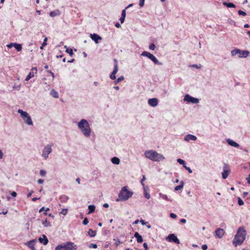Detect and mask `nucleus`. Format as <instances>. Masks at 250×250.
Wrapping results in <instances>:
<instances>
[{
  "instance_id": "1",
  "label": "nucleus",
  "mask_w": 250,
  "mask_h": 250,
  "mask_svg": "<svg viewBox=\"0 0 250 250\" xmlns=\"http://www.w3.org/2000/svg\"><path fill=\"white\" fill-rule=\"evenodd\" d=\"M247 232L244 227H240L233 240L232 243L235 247L241 245L246 239Z\"/></svg>"
},
{
  "instance_id": "2",
  "label": "nucleus",
  "mask_w": 250,
  "mask_h": 250,
  "mask_svg": "<svg viewBox=\"0 0 250 250\" xmlns=\"http://www.w3.org/2000/svg\"><path fill=\"white\" fill-rule=\"evenodd\" d=\"M78 127L83 134L86 138L90 136L91 128L87 120L82 119L78 123Z\"/></svg>"
},
{
  "instance_id": "3",
  "label": "nucleus",
  "mask_w": 250,
  "mask_h": 250,
  "mask_svg": "<svg viewBox=\"0 0 250 250\" xmlns=\"http://www.w3.org/2000/svg\"><path fill=\"white\" fill-rule=\"evenodd\" d=\"M144 155L146 158L154 162H160L165 159V157L162 154L153 150L146 151Z\"/></svg>"
},
{
  "instance_id": "4",
  "label": "nucleus",
  "mask_w": 250,
  "mask_h": 250,
  "mask_svg": "<svg viewBox=\"0 0 250 250\" xmlns=\"http://www.w3.org/2000/svg\"><path fill=\"white\" fill-rule=\"evenodd\" d=\"M133 193L132 191H129L127 189V187L125 186L122 188L119 194V198L117 199V201H126L130 198Z\"/></svg>"
},
{
  "instance_id": "5",
  "label": "nucleus",
  "mask_w": 250,
  "mask_h": 250,
  "mask_svg": "<svg viewBox=\"0 0 250 250\" xmlns=\"http://www.w3.org/2000/svg\"><path fill=\"white\" fill-rule=\"evenodd\" d=\"M18 112L20 114L21 118L25 124L28 125H33L31 117L27 112L24 111L22 109H19Z\"/></svg>"
},
{
  "instance_id": "6",
  "label": "nucleus",
  "mask_w": 250,
  "mask_h": 250,
  "mask_svg": "<svg viewBox=\"0 0 250 250\" xmlns=\"http://www.w3.org/2000/svg\"><path fill=\"white\" fill-rule=\"evenodd\" d=\"M77 248V246L74 243L68 242L57 246L55 248V250H75Z\"/></svg>"
},
{
  "instance_id": "7",
  "label": "nucleus",
  "mask_w": 250,
  "mask_h": 250,
  "mask_svg": "<svg viewBox=\"0 0 250 250\" xmlns=\"http://www.w3.org/2000/svg\"><path fill=\"white\" fill-rule=\"evenodd\" d=\"M53 146V144H47L43 147L42 156L45 160H46L48 158L49 154L51 153L52 150V147Z\"/></svg>"
},
{
  "instance_id": "8",
  "label": "nucleus",
  "mask_w": 250,
  "mask_h": 250,
  "mask_svg": "<svg viewBox=\"0 0 250 250\" xmlns=\"http://www.w3.org/2000/svg\"><path fill=\"white\" fill-rule=\"evenodd\" d=\"M232 56L238 55L239 57H246L249 54L248 51H241L240 49H236L231 51Z\"/></svg>"
},
{
  "instance_id": "9",
  "label": "nucleus",
  "mask_w": 250,
  "mask_h": 250,
  "mask_svg": "<svg viewBox=\"0 0 250 250\" xmlns=\"http://www.w3.org/2000/svg\"><path fill=\"white\" fill-rule=\"evenodd\" d=\"M141 55L144 57H146L153 62L155 64H159V62L156 58L150 53L147 51H144L141 54Z\"/></svg>"
},
{
  "instance_id": "10",
  "label": "nucleus",
  "mask_w": 250,
  "mask_h": 250,
  "mask_svg": "<svg viewBox=\"0 0 250 250\" xmlns=\"http://www.w3.org/2000/svg\"><path fill=\"white\" fill-rule=\"evenodd\" d=\"M184 100L188 103H191L193 104H197L199 103V99L192 97L188 94L185 95Z\"/></svg>"
},
{
  "instance_id": "11",
  "label": "nucleus",
  "mask_w": 250,
  "mask_h": 250,
  "mask_svg": "<svg viewBox=\"0 0 250 250\" xmlns=\"http://www.w3.org/2000/svg\"><path fill=\"white\" fill-rule=\"evenodd\" d=\"M118 70V62L116 60H114V69L110 76L111 79L114 80L116 79V74Z\"/></svg>"
},
{
  "instance_id": "12",
  "label": "nucleus",
  "mask_w": 250,
  "mask_h": 250,
  "mask_svg": "<svg viewBox=\"0 0 250 250\" xmlns=\"http://www.w3.org/2000/svg\"><path fill=\"white\" fill-rule=\"evenodd\" d=\"M37 72V69L36 67H33L29 74L27 76L25 81H28L31 78H33L34 76V74H36Z\"/></svg>"
},
{
  "instance_id": "13",
  "label": "nucleus",
  "mask_w": 250,
  "mask_h": 250,
  "mask_svg": "<svg viewBox=\"0 0 250 250\" xmlns=\"http://www.w3.org/2000/svg\"><path fill=\"white\" fill-rule=\"evenodd\" d=\"M225 231L223 229L218 228L215 231V235L218 238H221L224 235Z\"/></svg>"
},
{
  "instance_id": "14",
  "label": "nucleus",
  "mask_w": 250,
  "mask_h": 250,
  "mask_svg": "<svg viewBox=\"0 0 250 250\" xmlns=\"http://www.w3.org/2000/svg\"><path fill=\"white\" fill-rule=\"evenodd\" d=\"M148 103L151 106L155 107L158 104V100L155 98L149 99L148 100Z\"/></svg>"
},
{
  "instance_id": "15",
  "label": "nucleus",
  "mask_w": 250,
  "mask_h": 250,
  "mask_svg": "<svg viewBox=\"0 0 250 250\" xmlns=\"http://www.w3.org/2000/svg\"><path fill=\"white\" fill-rule=\"evenodd\" d=\"M36 242V240L34 239L30 241L29 242H27L25 244L29 247L32 250H36V249L34 247V245Z\"/></svg>"
},
{
  "instance_id": "16",
  "label": "nucleus",
  "mask_w": 250,
  "mask_h": 250,
  "mask_svg": "<svg viewBox=\"0 0 250 250\" xmlns=\"http://www.w3.org/2000/svg\"><path fill=\"white\" fill-rule=\"evenodd\" d=\"M90 37L93 41H94L96 43H98L99 40H102V38L96 34H90Z\"/></svg>"
},
{
  "instance_id": "17",
  "label": "nucleus",
  "mask_w": 250,
  "mask_h": 250,
  "mask_svg": "<svg viewBox=\"0 0 250 250\" xmlns=\"http://www.w3.org/2000/svg\"><path fill=\"white\" fill-rule=\"evenodd\" d=\"M39 241L41 243L44 245H46L48 242V240L45 235H42V237H40Z\"/></svg>"
},
{
  "instance_id": "18",
  "label": "nucleus",
  "mask_w": 250,
  "mask_h": 250,
  "mask_svg": "<svg viewBox=\"0 0 250 250\" xmlns=\"http://www.w3.org/2000/svg\"><path fill=\"white\" fill-rule=\"evenodd\" d=\"M197 139V137L193 135L188 134L185 137V140L186 141H189L190 140L195 141Z\"/></svg>"
},
{
  "instance_id": "19",
  "label": "nucleus",
  "mask_w": 250,
  "mask_h": 250,
  "mask_svg": "<svg viewBox=\"0 0 250 250\" xmlns=\"http://www.w3.org/2000/svg\"><path fill=\"white\" fill-rule=\"evenodd\" d=\"M228 143L231 146L235 147H238L239 146V145L238 144H237L236 142L233 141V140L228 139L227 140Z\"/></svg>"
},
{
  "instance_id": "20",
  "label": "nucleus",
  "mask_w": 250,
  "mask_h": 250,
  "mask_svg": "<svg viewBox=\"0 0 250 250\" xmlns=\"http://www.w3.org/2000/svg\"><path fill=\"white\" fill-rule=\"evenodd\" d=\"M227 166H225L224 169V170L222 173V178L224 179H226L228 175H229V170H228L227 169Z\"/></svg>"
},
{
  "instance_id": "21",
  "label": "nucleus",
  "mask_w": 250,
  "mask_h": 250,
  "mask_svg": "<svg viewBox=\"0 0 250 250\" xmlns=\"http://www.w3.org/2000/svg\"><path fill=\"white\" fill-rule=\"evenodd\" d=\"M134 237L136 238L138 243H142L143 241L142 236L138 232H136L135 233Z\"/></svg>"
},
{
  "instance_id": "22",
  "label": "nucleus",
  "mask_w": 250,
  "mask_h": 250,
  "mask_svg": "<svg viewBox=\"0 0 250 250\" xmlns=\"http://www.w3.org/2000/svg\"><path fill=\"white\" fill-rule=\"evenodd\" d=\"M42 224L45 228H48L51 227V224L46 219L45 220L42 221Z\"/></svg>"
},
{
  "instance_id": "23",
  "label": "nucleus",
  "mask_w": 250,
  "mask_h": 250,
  "mask_svg": "<svg viewBox=\"0 0 250 250\" xmlns=\"http://www.w3.org/2000/svg\"><path fill=\"white\" fill-rule=\"evenodd\" d=\"M111 162L114 164L119 165L120 164V160L118 157H114L111 159Z\"/></svg>"
},
{
  "instance_id": "24",
  "label": "nucleus",
  "mask_w": 250,
  "mask_h": 250,
  "mask_svg": "<svg viewBox=\"0 0 250 250\" xmlns=\"http://www.w3.org/2000/svg\"><path fill=\"white\" fill-rule=\"evenodd\" d=\"M60 15V12L58 10L51 11L49 13V15L51 17H54Z\"/></svg>"
},
{
  "instance_id": "25",
  "label": "nucleus",
  "mask_w": 250,
  "mask_h": 250,
  "mask_svg": "<svg viewBox=\"0 0 250 250\" xmlns=\"http://www.w3.org/2000/svg\"><path fill=\"white\" fill-rule=\"evenodd\" d=\"M50 94L52 97L55 98H58L59 97L58 92L53 89L51 90Z\"/></svg>"
},
{
  "instance_id": "26",
  "label": "nucleus",
  "mask_w": 250,
  "mask_h": 250,
  "mask_svg": "<svg viewBox=\"0 0 250 250\" xmlns=\"http://www.w3.org/2000/svg\"><path fill=\"white\" fill-rule=\"evenodd\" d=\"M14 47L18 51H21L22 49V46L21 44L16 43L15 44Z\"/></svg>"
},
{
  "instance_id": "27",
  "label": "nucleus",
  "mask_w": 250,
  "mask_h": 250,
  "mask_svg": "<svg viewBox=\"0 0 250 250\" xmlns=\"http://www.w3.org/2000/svg\"><path fill=\"white\" fill-rule=\"evenodd\" d=\"M88 208L89 209L88 214L93 212L95 209V207L94 205H89Z\"/></svg>"
},
{
  "instance_id": "28",
  "label": "nucleus",
  "mask_w": 250,
  "mask_h": 250,
  "mask_svg": "<svg viewBox=\"0 0 250 250\" xmlns=\"http://www.w3.org/2000/svg\"><path fill=\"white\" fill-rule=\"evenodd\" d=\"M184 182L183 181H181L180 183V185L178 186L175 188V190L176 191H178L181 190L183 188Z\"/></svg>"
},
{
  "instance_id": "29",
  "label": "nucleus",
  "mask_w": 250,
  "mask_h": 250,
  "mask_svg": "<svg viewBox=\"0 0 250 250\" xmlns=\"http://www.w3.org/2000/svg\"><path fill=\"white\" fill-rule=\"evenodd\" d=\"M88 235L91 237H94L96 235V232L95 231L89 229L88 231Z\"/></svg>"
},
{
  "instance_id": "30",
  "label": "nucleus",
  "mask_w": 250,
  "mask_h": 250,
  "mask_svg": "<svg viewBox=\"0 0 250 250\" xmlns=\"http://www.w3.org/2000/svg\"><path fill=\"white\" fill-rule=\"evenodd\" d=\"M223 4L227 6L228 7H235V5L232 3H227V2H223Z\"/></svg>"
},
{
  "instance_id": "31",
  "label": "nucleus",
  "mask_w": 250,
  "mask_h": 250,
  "mask_svg": "<svg viewBox=\"0 0 250 250\" xmlns=\"http://www.w3.org/2000/svg\"><path fill=\"white\" fill-rule=\"evenodd\" d=\"M47 41V38L45 37L44 40H43V43H42V45L40 46V49H43V47L44 46H46L47 43H46V42Z\"/></svg>"
},
{
  "instance_id": "32",
  "label": "nucleus",
  "mask_w": 250,
  "mask_h": 250,
  "mask_svg": "<svg viewBox=\"0 0 250 250\" xmlns=\"http://www.w3.org/2000/svg\"><path fill=\"white\" fill-rule=\"evenodd\" d=\"M64 47L66 48L65 51L67 53H68L71 56H72L73 55V52L72 49H68V48L66 47V45L64 46Z\"/></svg>"
},
{
  "instance_id": "33",
  "label": "nucleus",
  "mask_w": 250,
  "mask_h": 250,
  "mask_svg": "<svg viewBox=\"0 0 250 250\" xmlns=\"http://www.w3.org/2000/svg\"><path fill=\"white\" fill-rule=\"evenodd\" d=\"M173 242H174L177 244L180 243L179 240H178L177 237L175 235H174L173 234Z\"/></svg>"
},
{
  "instance_id": "34",
  "label": "nucleus",
  "mask_w": 250,
  "mask_h": 250,
  "mask_svg": "<svg viewBox=\"0 0 250 250\" xmlns=\"http://www.w3.org/2000/svg\"><path fill=\"white\" fill-rule=\"evenodd\" d=\"M238 204L239 206H242L244 205V202L240 197H238Z\"/></svg>"
},
{
  "instance_id": "35",
  "label": "nucleus",
  "mask_w": 250,
  "mask_h": 250,
  "mask_svg": "<svg viewBox=\"0 0 250 250\" xmlns=\"http://www.w3.org/2000/svg\"><path fill=\"white\" fill-rule=\"evenodd\" d=\"M124 79V78L123 76H121L119 78H118V79L115 81V84H117L119 83L120 81L123 80Z\"/></svg>"
},
{
  "instance_id": "36",
  "label": "nucleus",
  "mask_w": 250,
  "mask_h": 250,
  "mask_svg": "<svg viewBox=\"0 0 250 250\" xmlns=\"http://www.w3.org/2000/svg\"><path fill=\"white\" fill-rule=\"evenodd\" d=\"M160 196L164 200H168V198L167 197V195H164V194H163L162 193H160L159 194Z\"/></svg>"
},
{
  "instance_id": "37",
  "label": "nucleus",
  "mask_w": 250,
  "mask_h": 250,
  "mask_svg": "<svg viewBox=\"0 0 250 250\" xmlns=\"http://www.w3.org/2000/svg\"><path fill=\"white\" fill-rule=\"evenodd\" d=\"M155 48H156V46L153 43L150 44L149 46V49H150L151 50H154L155 49Z\"/></svg>"
},
{
  "instance_id": "38",
  "label": "nucleus",
  "mask_w": 250,
  "mask_h": 250,
  "mask_svg": "<svg viewBox=\"0 0 250 250\" xmlns=\"http://www.w3.org/2000/svg\"><path fill=\"white\" fill-rule=\"evenodd\" d=\"M238 12L239 15H242L243 16H245L247 15V14L245 12H244L242 10H239Z\"/></svg>"
},
{
  "instance_id": "39",
  "label": "nucleus",
  "mask_w": 250,
  "mask_h": 250,
  "mask_svg": "<svg viewBox=\"0 0 250 250\" xmlns=\"http://www.w3.org/2000/svg\"><path fill=\"white\" fill-rule=\"evenodd\" d=\"M177 162L179 164H180L181 165H183V166H184V165H185V161L181 159H177Z\"/></svg>"
},
{
  "instance_id": "40",
  "label": "nucleus",
  "mask_w": 250,
  "mask_h": 250,
  "mask_svg": "<svg viewBox=\"0 0 250 250\" xmlns=\"http://www.w3.org/2000/svg\"><path fill=\"white\" fill-rule=\"evenodd\" d=\"M67 213V209H62L60 213L65 215Z\"/></svg>"
},
{
  "instance_id": "41",
  "label": "nucleus",
  "mask_w": 250,
  "mask_h": 250,
  "mask_svg": "<svg viewBox=\"0 0 250 250\" xmlns=\"http://www.w3.org/2000/svg\"><path fill=\"white\" fill-rule=\"evenodd\" d=\"M61 199L63 201H66L68 200V196H62L61 197Z\"/></svg>"
},
{
  "instance_id": "42",
  "label": "nucleus",
  "mask_w": 250,
  "mask_h": 250,
  "mask_svg": "<svg viewBox=\"0 0 250 250\" xmlns=\"http://www.w3.org/2000/svg\"><path fill=\"white\" fill-rule=\"evenodd\" d=\"M89 247L90 248L96 249L97 248V245L96 244L92 243L89 246Z\"/></svg>"
},
{
  "instance_id": "43",
  "label": "nucleus",
  "mask_w": 250,
  "mask_h": 250,
  "mask_svg": "<svg viewBox=\"0 0 250 250\" xmlns=\"http://www.w3.org/2000/svg\"><path fill=\"white\" fill-rule=\"evenodd\" d=\"M144 195H145V197L146 199H149V198H150V195H149V193H148V192H144Z\"/></svg>"
},
{
  "instance_id": "44",
  "label": "nucleus",
  "mask_w": 250,
  "mask_h": 250,
  "mask_svg": "<svg viewBox=\"0 0 250 250\" xmlns=\"http://www.w3.org/2000/svg\"><path fill=\"white\" fill-rule=\"evenodd\" d=\"M167 240H168L169 242H172V234H170L167 237Z\"/></svg>"
},
{
  "instance_id": "45",
  "label": "nucleus",
  "mask_w": 250,
  "mask_h": 250,
  "mask_svg": "<svg viewBox=\"0 0 250 250\" xmlns=\"http://www.w3.org/2000/svg\"><path fill=\"white\" fill-rule=\"evenodd\" d=\"M15 44H16V43H15V42L10 43H9L8 44H7L6 46L8 48H11L13 46L14 47Z\"/></svg>"
},
{
  "instance_id": "46",
  "label": "nucleus",
  "mask_w": 250,
  "mask_h": 250,
  "mask_svg": "<svg viewBox=\"0 0 250 250\" xmlns=\"http://www.w3.org/2000/svg\"><path fill=\"white\" fill-rule=\"evenodd\" d=\"M88 219L87 218H85L84 219V220H83V224L84 225H86L88 224Z\"/></svg>"
},
{
  "instance_id": "47",
  "label": "nucleus",
  "mask_w": 250,
  "mask_h": 250,
  "mask_svg": "<svg viewBox=\"0 0 250 250\" xmlns=\"http://www.w3.org/2000/svg\"><path fill=\"white\" fill-rule=\"evenodd\" d=\"M184 167L187 170H188V172L190 173H191L192 172V171L191 170V169L189 167H187L186 165H184Z\"/></svg>"
},
{
  "instance_id": "48",
  "label": "nucleus",
  "mask_w": 250,
  "mask_h": 250,
  "mask_svg": "<svg viewBox=\"0 0 250 250\" xmlns=\"http://www.w3.org/2000/svg\"><path fill=\"white\" fill-rule=\"evenodd\" d=\"M145 0H140L139 5L140 7H143L144 5Z\"/></svg>"
},
{
  "instance_id": "49",
  "label": "nucleus",
  "mask_w": 250,
  "mask_h": 250,
  "mask_svg": "<svg viewBox=\"0 0 250 250\" xmlns=\"http://www.w3.org/2000/svg\"><path fill=\"white\" fill-rule=\"evenodd\" d=\"M45 174H46V172L44 170H40V174L42 176H45Z\"/></svg>"
},
{
  "instance_id": "50",
  "label": "nucleus",
  "mask_w": 250,
  "mask_h": 250,
  "mask_svg": "<svg viewBox=\"0 0 250 250\" xmlns=\"http://www.w3.org/2000/svg\"><path fill=\"white\" fill-rule=\"evenodd\" d=\"M125 9H124L122 12V17H124L125 18L126 16V12H125Z\"/></svg>"
},
{
  "instance_id": "51",
  "label": "nucleus",
  "mask_w": 250,
  "mask_h": 250,
  "mask_svg": "<svg viewBox=\"0 0 250 250\" xmlns=\"http://www.w3.org/2000/svg\"><path fill=\"white\" fill-rule=\"evenodd\" d=\"M145 179H146V177H145V176L144 175V176H143V178H142V179L141 181V183L142 185H143V186H144V181L145 180Z\"/></svg>"
},
{
  "instance_id": "52",
  "label": "nucleus",
  "mask_w": 250,
  "mask_h": 250,
  "mask_svg": "<svg viewBox=\"0 0 250 250\" xmlns=\"http://www.w3.org/2000/svg\"><path fill=\"white\" fill-rule=\"evenodd\" d=\"M192 67H196L198 69H200L201 67V65L199 64V65H196V64H193L191 66Z\"/></svg>"
},
{
  "instance_id": "53",
  "label": "nucleus",
  "mask_w": 250,
  "mask_h": 250,
  "mask_svg": "<svg viewBox=\"0 0 250 250\" xmlns=\"http://www.w3.org/2000/svg\"><path fill=\"white\" fill-rule=\"evenodd\" d=\"M202 249L203 250H206L208 249V246L207 245L204 244L202 246Z\"/></svg>"
},
{
  "instance_id": "54",
  "label": "nucleus",
  "mask_w": 250,
  "mask_h": 250,
  "mask_svg": "<svg viewBox=\"0 0 250 250\" xmlns=\"http://www.w3.org/2000/svg\"><path fill=\"white\" fill-rule=\"evenodd\" d=\"M125 17H122L120 18V21L121 22V23H124V21H125Z\"/></svg>"
},
{
  "instance_id": "55",
  "label": "nucleus",
  "mask_w": 250,
  "mask_h": 250,
  "mask_svg": "<svg viewBox=\"0 0 250 250\" xmlns=\"http://www.w3.org/2000/svg\"><path fill=\"white\" fill-rule=\"evenodd\" d=\"M11 194L13 197H15L17 196V193L15 191L12 192Z\"/></svg>"
},
{
  "instance_id": "56",
  "label": "nucleus",
  "mask_w": 250,
  "mask_h": 250,
  "mask_svg": "<svg viewBox=\"0 0 250 250\" xmlns=\"http://www.w3.org/2000/svg\"><path fill=\"white\" fill-rule=\"evenodd\" d=\"M43 182H44L43 180L41 179H39V180H38V183L39 184H42V183H43Z\"/></svg>"
},
{
  "instance_id": "57",
  "label": "nucleus",
  "mask_w": 250,
  "mask_h": 250,
  "mask_svg": "<svg viewBox=\"0 0 250 250\" xmlns=\"http://www.w3.org/2000/svg\"><path fill=\"white\" fill-rule=\"evenodd\" d=\"M140 222L141 223L142 225H146V223H147V222H146L144 220H140Z\"/></svg>"
},
{
  "instance_id": "58",
  "label": "nucleus",
  "mask_w": 250,
  "mask_h": 250,
  "mask_svg": "<svg viewBox=\"0 0 250 250\" xmlns=\"http://www.w3.org/2000/svg\"><path fill=\"white\" fill-rule=\"evenodd\" d=\"M143 246L145 248L146 250H147L148 249L147 244L146 243H144Z\"/></svg>"
},
{
  "instance_id": "59",
  "label": "nucleus",
  "mask_w": 250,
  "mask_h": 250,
  "mask_svg": "<svg viewBox=\"0 0 250 250\" xmlns=\"http://www.w3.org/2000/svg\"><path fill=\"white\" fill-rule=\"evenodd\" d=\"M33 193V190H31L27 195V198H29V197L31 196V195L32 194V193Z\"/></svg>"
},
{
  "instance_id": "60",
  "label": "nucleus",
  "mask_w": 250,
  "mask_h": 250,
  "mask_svg": "<svg viewBox=\"0 0 250 250\" xmlns=\"http://www.w3.org/2000/svg\"><path fill=\"white\" fill-rule=\"evenodd\" d=\"M47 72H48V73H49L51 74V76H52V79H53H53H54V73H52L51 71H49V70L47 71Z\"/></svg>"
},
{
  "instance_id": "61",
  "label": "nucleus",
  "mask_w": 250,
  "mask_h": 250,
  "mask_svg": "<svg viewBox=\"0 0 250 250\" xmlns=\"http://www.w3.org/2000/svg\"><path fill=\"white\" fill-rule=\"evenodd\" d=\"M3 157V153L2 151L0 149V159H2Z\"/></svg>"
},
{
  "instance_id": "62",
  "label": "nucleus",
  "mask_w": 250,
  "mask_h": 250,
  "mask_svg": "<svg viewBox=\"0 0 250 250\" xmlns=\"http://www.w3.org/2000/svg\"><path fill=\"white\" fill-rule=\"evenodd\" d=\"M180 222L182 223H185L186 222V220L185 219H181L180 220Z\"/></svg>"
},
{
  "instance_id": "63",
  "label": "nucleus",
  "mask_w": 250,
  "mask_h": 250,
  "mask_svg": "<svg viewBox=\"0 0 250 250\" xmlns=\"http://www.w3.org/2000/svg\"><path fill=\"white\" fill-rule=\"evenodd\" d=\"M115 26H116V27H117V28H119V27H121V25H120V23H119L117 22V23L115 24Z\"/></svg>"
},
{
  "instance_id": "64",
  "label": "nucleus",
  "mask_w": 250,
  "mask_h": 250,
  "mask_svg": "<svg viewBox=\"0 0 250 250\" xmlns=\"http://www.w3.org/2000/svg\"><path fill=\"white\" fill-rule=\"evenodd\" d=\"M103 207H104V208H108V207H109V206H108V204H107V203H105V204H104L103 205Z\"/></svg>"
}]
</instances>
